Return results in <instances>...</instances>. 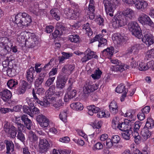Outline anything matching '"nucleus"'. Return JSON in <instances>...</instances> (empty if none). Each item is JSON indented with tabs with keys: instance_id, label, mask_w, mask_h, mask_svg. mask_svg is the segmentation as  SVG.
Wrapping results in <instances>:
<instances>
[{
	"instance_id": "f257e3e1",
	"label": "nucleus",
	"mask_w": 154,
	"mask_h": 154,
	"mask_svg": "<svg viewBox=\"0 0 154 154\" xmlns=\"http://www.w3.org/2000/svg\"><path fill=\"white\" fill-rule=\"evenodd\" d=\"M32 21L30 16L26 13H20L15 17V22L20 27L28 26Z\"/></svg>"
},
{
	"instance_id": "f03ea898",
	"label": "nucleus",
	"mask_w": 154,
	"mask_h": 154,
	"mask_svg": "<svg viewBox=\"0 0 154 154\" xmlns=\"http://www.w3.org/2000/svg\"><path fill=\"white\" fill-rule=\"evenodd\" d=\"M129 26L133 35L139 39L143 37L141 28L136 22L131 21L129 23Z\"/></svg>"
},
{
	"instance_id": "7ed1b4c3",
	"label": "nucleus",
	"mask_w": 154,
	"mask_h": 154,
	"mask_svg": "<svg viewBox=\"0 0 154 154\" xmlns=\"http://www.w3.org/2000/svg\"><path fill=\"white\" fill-rule=\"evenodd\" d=\"M112 26L114 28H118L127 24L128 21V18L124 16L119 15L114 17L113 20Z\"/></svg>"
},
{
	"instance_id": "20e7f679",
	"label": "nucleus",
	"mask_w": 154,
	"mask_h": 154,
	"mask_svg": "<svg viewBox=\"0 0 154 154\" xmlns=\"http://www.w3.org/2000/svg\"><path fill=\"white\" fill-rule=\"evenodd\" d=\"M123 2L128 4H135L136 8L139 9H144L147 5L146 2L143 0H122Z\"/></svg>"
},
{
	"instance_id": "39448f33",
	"label": "nucleus",
	"mask_w": 154,
	"mask_h": 154,
	"mask_svg": "<svg viewBox=\"0 0 154 154\" xmlns=\"http://www.w3.org/2000/svg\"><path fill=\"white\" fill-rule=\"evenodd\" d=\"M138 20L143 25H147L152 26L154 25V23L150 18L144 13H142L139 15Z\"/></svg>"
},
{
	"instance_id": "423d86ee",
	"label": "nucleus",
	"mask_w": 154,
	"mask_h": 154,
	"mask_svg": "<svg viewBox=\"0 0 154 154\" xmlns=\"http://www.w3.org/2000/svg\"><path fill=\"white\" fill-rule=\"evenodd\" d=\"M39 152L43 153L47 152L50 147L48 141L45 139L40 138L38 143Z\"/></svg>"
},
{
	"instance_id": "0eeeda50",
	"label": "nucleus",
	"mask_w": 154,
	"mask_h": 154,
	"mask_svg": "<svg viewBox=\"0 0 154 154\" xmlns=\"http://www.w3.org/2000/svg\"><path fill=\"white\" fill-rule=\"evenodd\" d=\"M143 30V37L142 41L144 43L148 45H150L154 43V38L152 35L150 34L147 30H146L144 32Z\"/></svg>"
},
{
	"instance_id": "6e6552de",
	"label": "nucleus",
	"mask_w": 154,
	"mask_h": 154,
	"mask_svg": "<svg viewBox=\"0 0 154 154\" xmlns=\"http://www.w3.org/2000/svg\"><path fill=\"white\" fill-rule=\"evenodd\" d=\"M98 88V86L96 84H93L91 82L87 81L85 85L83 91L85 94H89L93 92Z\"/></svg>"
},
{
	"instance_id": "1a4fd4ad",
	"label": "nucleus",
	"mask_w": 154,
	"mask_h": 154,
	"mask_svg": "<svg viewBox=\"0 0 154 154\" xmlns=\"http://www.w3.org/2000/svg\"><path fill=\"white\" fill-rule=\"evenodd\" d=\"M103 3L105 7L106 12L107 14L109 12H113L116 5H115L110 1H109L107 0H104Z\"/></svg>"
},
{
	"instance_id": "9d476101",
	"label": "nucleus",
	"mask_w": 154,
	"mask_h": 154,
	"mask_svg": "<svg viewBox=\"0 0 154 154\" xmlns=\"http://www.w3.org/2000/svg\"><path fill=\"white\" fill-rule=\"evenodd\" d=\"M55 101V97L51 96V95H48L45 97V98L43 99V101H41L39 99L38 102H37L38 103H39L42 106H46L50 103H53L54 101Z\"/></svg>"
},
{
	"instance_id": "9b49d317",
	"label": "nucleus",
	"mask_w": 154,
	"mask_h": 154,
	"mask_svg": "<svg viewBox=\"0 0 154 154\" xmlns=\"http://www.w3.org/2000/svg\"><path fill=\"white\" fill-rule=\"evenodd\" d=\"M38 43V41L37 38L34 36H32L26 39L25 45L29 48H33Z\"/></svg>"
},
{
	"instance_id": "f8f14e48",
	"label": "nucleus",
	"mask_w": 154,
	"mask_h": 154,
	"mask_svg": "<svg viewBox=\"0 0 154 154\" xmlns=\"http://www.w3.org/2000/svg\"><path fill=\"white\" fill-rule=\"evenodd\" d=\"M68 91L64 96V100L66 102L68 101L69 100L74 98L76 94V90H72L70 87L68 88Z\"/></svg>"
},
{
	"instance_id": "ddd939ff",
	"label": "nucleus",
	"mask_w": 154,
	"mask_h": 154,
	"mask_svg": "<svg viewBox=\"0 0 154 154\" xmlns=\"http://www.w3.org/2000/svg\"><path fill=\"white\" fill-rule=\"evenodd\" d=\"M17 67L15 64H13L12 66H10L5 71H7L8 75L10 77H13L15 75L17 74L16 69Z\"/></svg>"
},
{
	"instance_id": "4468645a",
	"label": "nucleus",
	"mask_w": 154,
	"mask_h": 154,
	"mask_svg": "<svg viewBox=\"0 0 154 154\" xmlns=\"http://www.w3.org/2000/svg\"><path fill=\"white\" fill-rule=\"evenodd\" d=\"M0 96L5 101H7L10 99L11 97V93L10 91L7 89H5L0 92Z\"/></svg>"
},
{
	"instance_id": "2eb2a0df",
	"label": "nucleus",
	"mask_w": 154,
	"mask_h": 154,
	"mask_svg": "<svg viewBox=\"0 0 154 154\" xmlns=\"http://www.w3.org/2000/svg\"><path fill=\"white\" fill-rule=\"evenodd\" d=\"M66 81V80L63 77H58L56 81V88L60 89L63 88L65 87Z\"/></svg>"
},
{
	"instance_id": "dca6fc26",
	"label": "nucleus",
	"mask_w": 154,
	"mask_h": 154,
	"mask_svg": "<svg viewBox=\"0 0 154 154\" xmlns=\"http://www.w3.org/2000/svg\"><path fill=\"white\" fill-rule=\"evenodd\" d=\"M129 67L130 68V66H128L127 65H116L111 67V69L112 71L114 72H122L124 70L127 69L129 68Z\"/></svg>"
},
{
	"instance_id": "f3484780",
	"label": "nucleus",
	"mask_w": 154,
	"mask_h": 154,
	"mask_svg": "<svg viewBox=\"0 0 154 154\" xmlns=\"http://www.w3.org/2000/svg\"><path fill=\"white\" fill-rule=\"evenodd\" d=\"M141 139L143 141H145L151 136V132L148 128H144L141 131Z\"/></svg>"
},
{
	"instance_id": "a211bd4d",
	"label": "nucleus",
	"mask_w": 154,
	"mask_h": 154,
	"mask_svg": "<svg viewBox=\"0 0 154 154\" xmlns=\"http://www.w3.org/2000/svg\"><path fill=\"white\" fill-rule=\"evenodd\" d=\"M14 60L9 59V58L7 57V59L5 60L2 62V64L3 67V70L5 71L6 69H7L8 67H9L10 66H12L13 64V63L14 62Z\"/></svg>"
},
{
	"instance_id": "6ab92c4d",
	"label": "nucleus",
	"mask_w": 154,
	"mask_h": 154,
	"mask_svg": "<svg viewBox=\"0 0 154 154\" xmlns=\"http://www.w3.org/2000/svg\"><path fill=\"white\" fill-rule=\"evenodd\" d=\"M5 143L6 145L7 152V154H11L10 151L13 152L14 151V145L13 142L11 141L5 140Z\"/></svg>"
},
{
	"instance_id": "aec40b11",
	"label": "nucleus",
	"mask_w": 154,
	"mask_h": 154,
	"mask_svg": "<svg viewBox=\"0 0 154 154\" xmlns=\"http://www.w3.org/2000/svg\"><path fill=\"white\" fill-rule=\"evenodd\" d=\"M88 109V113L90 115L92 116L94 113H97L100 110V109L94 105L89 106H87Z\"/></svg>"
},
{
	"instance_id": "412c9836",
	"label": "nucleus",
	"mask_w": 154,
	"mask_h": 154,
	"mask_svg": "<svg viewBox=\"0 0 154 154\" xmlns=\"http://www.w3.org/2000/svg\"><path fill=\"white\" fill-rule=\"evenodd\" d=\"M109 108L110 112L114 114H116L118 112V106L116 102L113 101L111 102Z\"/></svg>"
},
{
	"instance_id": "4be33fe9",
	"label": "nucleus",
	"mask_w": 154,
	"mask_h": 154,
	"mask_svg": "<svg viewBox=\"0 0 154 154\" xmlns=\"http://www.w3.org/2000/svg\"><path fill=\"white\" fill-rule=\"evenodd\" d=\"M118 127L120 130L123 131L130 130L131 128L130 125L125 122L119 124Z\"/></svg>"
},
{
	"instance_id": "5701e85b",
	"label": "nucleus",
	"mask_w": 154,
	"mask_h": 154,
	"mask_svg": "<svg viewBox=\"0 0 154 154\" xmlns=\"http://www.w3.org/2000/svg\"><path fill=\"white\" fill-rule=\"evenodd\" d=\"M133 14L134 11L133 10L130 8H127L122 12V15L124 16L126 18H128L130 20L132 19Z\"/></svg>"
},
{
	"instance_id": "b1692460",
	"label": "nucleus",
	"mask_w": 154,
	"mask_h": 154,
	"mask_svg": "<svg viewBox=\"0 0 154 154\" xmlns=\"http://www.w3.org/2000/svg\"><path fill=\"white\" fill-rule=\"evenodd\" d=\"M70 106L73 109L77 110H81L83 108L82 104L79 102L72 103L70 104Z\"/></svg>"
},
{
	"instance_id": "393cba45",
	"label": "nucleus",
	"mask_w": 154,
	"mask_h": 154,
	"mask_svg": "<svg viewBox=\"0 0 154 154\" xmlns=\"http://www.w3.org/2000/svg\"><path fill=\"white\" fill-rule=\"evenodd\" d=\"M116 91L119 93H127L128 90L126 89L125 86H124L123 83H121L118 85L116 89Z\"/></svg>"
},
{
	"instance_id": "a878e982",
	"label": "nucleus",
	"mask_w": 154,
	"mask_h": 154,
	"mask_svg": "<svg viewBox=\"0 0 154 154\" xmlns=\"http://www.w3.org/2000/svg\"><path fill=\"white\" fill-rule=\"evenodd\" d=\"M80 37L77 34L70 35L69 36V40L71 42L78 43L79 42Z\"/></svg>"
},
{
	"instance_id": "bb28decb",
	"label": "nucleus",
	"mask_w": 154,
	"mask_h": 154,
	"mask_svg": "<svg viewBox=\"0 0 154 154\" xmlns=\"http://www.w3.org/2000/svg\"><path fill=\"white\" fill-rule=\"evenodd\" d=\"M116 39L117 40L118 44L121 45L125 43L127 40L126 37H124L121 35H117L116 37Z\"/></svg>"
},
{
	"instance_id": "cd10ccee",
	"label": "nucleus",
	"mask_w": 154,
	"mask_h": 154,
	"mask_svg": "<svg viewBox=\"0 0 154 154\" xmlns=\"http://www.w3.org/2000/svg\"><path fill=\"white\" fill-rule=\"evenodd\" d=\"M28 137L31 142H35L38 140V137L36 134L32 131L29 132Z\"/></svg>"
},
{
	"instance_id": "c85d7f7f",
	"label": "nucleus",
	"mask_w": 154,
	"mask_h": 154,
	"mask_svg": "<svg viewBox=\"0 0 154 154\" xmlns=\"http://www.w3.org/2000/svg\"><path fill=\"white\" fill-rule=\"evenodd\" d=\"M144 46V45L141 44H137L133 46H132L131 48L129 49L128 50V53H131L133 52L135 53L136 51L140 49V47H143Z\"/></svg>"
},
{
	"instance_id": "c756f323",
	"label": "nucleus",
	"mask_w": 154,
	"mask_h": 154,
	"mask_svg": "<svg viewBox=\"0 0 154 154\" xmlns=\"http://www.w3.org/2000/svg\"><path fill=\"white\" fill-rule=\"evenodd\" d=\"M132 132L131 130H129L125 131L121 134L122 137L126 140H129L130 138V136L132 134Z\"/></svg>"
},
{
	"instance_id": "7c9ffc66",
	"label": "nucleus",
	"mask_w": 154,
	"mask_h": 154,
	"mask_svg": "<svg viewBox=\"0 0 154 154\" xmlns=\"http://www.w3.org/2000/svg\"><path fill=\"white\" fill-rule=\"evenodd\" d=\"M11 51L10 48L8 46H5L4 48L0 49V55L4 56Z\"/></svg>"
},
{
	"instance_id": "2f4dec72",
	"label": "nucleus",
	"mask_w": 154,
	"mask_h": 154,
	"mask_svg": "<svg viewBox=\"0 0 154 154\" xmlns=\"http://www.w3.org/2000/svg\"><path fill=\"white\" fill-rule=\"evenodd\" d=\"M71 151L70 150H61L59 151L54 149L52 151V154H70Z\"/></svg>"
},
{
	"instance_id": "473e14b6",
	"label": "nucleus",
	"mask_w": 154,
	"mask_h": 154,
	"mask_svg": "<svg viewBox=\"0 0 154 154\" xmlns=\"http://www.w3.org/2000/svg\"><path fill=\"white\" fill-rule=\"evenodd\" d=\"M102 74V72L101 70L98 69L96 70L94 74H92L91 76L94 79H98L101 76Z\"/></svg>"
},
{
	"instance_id": "72a5a7b5",
	"label": "nucleus",
	"mask_w": 154,
	"mask_h": 154,
	"mask_svg": "<svg viewBox=\"0 0 154 154\" xmlns=\"http://www.w3.org/2000/svg\"><path fill=\"white\" fill-rule=\"evenodd\" d=\"M85 55H87L91 59L93 58H96L97 55H95L94 51H91L90 49H88L84 52Z\"/></svg>"
},
{
	"instance_id": "f704fd0d",
	"label": "nucleus",
	"mask_w": 154,
	"mask_h": 154,
	"mask_svg": "<svg viewBox=\"0 0 154 154\" xmlns=\"http://www.w3.org/2000/svg\"><path fill=\"white\" fill-rule=\"evenodd\" d=\"M11 136V137L13 138H14L17 134V131L16 128L13 126H11L10 127V132L8 133Z\"/></svg>"
},
{
	"instance_id": "c9c22d12",
	"label": "nucleus",
	"mask_w": 154,
	"mask_h": 154,
	"mask_svg": "<svg viewBox=\"0 0 154 154\" xmlns=\"http://www.w3.org/2000/svg\"><path fill=\"white\" fill-rule=\"evenodd\" d=\"M31 108H30L26 105L23 106V109L24 112L26 113L28 115H29L31 117H32L34 115L31 113Z\"/></svg>"
},
{
	"instance_id": "e433bc0d",
	"label": "nucleus",
	"mask_w": 154,
	"mask_h": 154,
	"mask_svg": "<svg viewBox=\"0 0 154 154\" xmlns=\"http://www.w3.org/2000/svg\"><path fill=\"white\" fill-rule=\"evenodd\" d=\"M101 35V38L99 39V44L98 45V47H103L105 45H106L107 44V40L105 38H103V35Z\"/></svg>"
},
{
	"instance_id": "4c0bfd02",
	"label": "nucleus",
	"mask_w": 154,
	"mask_h": 154,
	"mask_svg": "<svg viewBox=\"0 0 154 154\" xmlns=\"http://www.w3.org/2000/svg\"><path fill=\"white\" fill-rule=\"evenodd\" d=\"M17 84V80L11 79L8 81L7 85L9 88L14 87Z\"/></svg>"
},
{
	"instance_id": "58836bf2",
	"label": "nucleus",
	"mask_w": 154,
	"mask_h": 154,
	"mask_svg": "<svg viewBox=\"0 0 154 154\" xmlns=\"http://www.w3.org/2000/svg\"><path fill=\"white\" fill-rule=\"evenodd\" d=\"M30 107L31 108V113L33 114H38L39 113V110L37 108L35 107L33 104L30 103Z\"/></svg>"
},
{
	"instance_id": "ea45409f",
	"label": "nucleus",
	"mask_w": 154,
	"mask_h": 154,
	"mask_svg": "<svg viewBox=\"0 0 154 154\" xmlns=\"http://www.w3.org/2000/svg\"><path fill=\"white\" fill-rule=\"evenodd\" d=\"M17 137L18 139L23 142H25V137L22 131H18Z\"/></svg>"
},
{
	"instance_id": "a19ab883",
	"label": "nucleus",
	"mask_w": 154,
	"mask_h": 154,
	"mask_svg": "<svg viewBox=\"0 0 154 154\" xmlns=\"http://www.w3.org/2000/svg\"><path fill=\"white\" fill-rule=\"evenodd\" d=\"M46 118L43 115H39L37 117V121L39 123L40 125L42 124V123Z\"/></svg>"
},
{
	"instance_id": "79ce46f5",
	"label": "nucleus",
	"mask_w": 154,
	"mask_h": 154,
	"mask_svg": "<svg viewBox=\"0 0 154 154\" xmlns=\"http://www.w3.org/2000/svg\"><path fill=\"white\" fill-rule=\"evenodd\" d=\"M141 124L139 121H137L134 124V128L133 129L134 132H137L139 131Z\"/></svg>"
},
{
	"instance_id": "37998d69",
	"label": "nucleus",
	"mask_w": 154,
	"mask_h": 154,
	"mask_svg": "<svg viewBox=\"0 0 154 154\" xmlns=\"http://www.w3.org/2000/svg\"><path fill=\"white\" fill-rule=\"evenodd\" d=\"M26 89L22 86H20L17 89L16 94L18 95L23 94L25 93Z\"/></svg>"
},
{
	"instance_id": "c03bdc74",
	"label": "nucleus",
	"mask_w": 154,
	"mask_h": 154,
	"mask_svg": "<svg viewBox=\"0 0 154 154\" xmlns=\"http://www.w3.org/2000/svg\"><path fill=\"white\" fill-rule=\"evenodd\" d=\"M66 113L64 111L61 112L59 115L60 119L64 122L66 121Z\"/></svg>"
},
{
	"instance_id": "a18cd8bd",
	"label": "nucleus",
	"mask_w": 154,
	"mask_h": 154,
	"mask_svg": "<svg viewBox=\"0 0 154 154\" xmlns=\"http://www.w3.org/2000/svg\"><path fill=\"white\" fill-rule=\"evenodd\" d=\"M26 78L27 80L30 83H32L33 81V76L32 73L27 72L26 75Z\"/></svg>"
},
{
	"instance_id": "49530a36",
	"label": "nucleus",
	"mask_w": 154,
	"mask_h": 154,
	"mask_svg": "<svg viewBox=\"0 0 154 154\" xmlns=\"http://www.w3.org/2000/svg\"><path fill=\"white\" fill-rule=\"evenodd\" d=\"M55 79V77H54L49 78L46 81L45 83V86L48 87L50 86L53 83Z\"/></svg>"
},
{
	"instance_id": "de8ad7c7",
	"label": "nucleus",
	"mask_w": 154,
	"mask_h": 154,
	"mask_svg": "<svg viewBox=\"0 0 154 154\" xmlns=\"http://www.w3.org/2000/svg\"><path fill=\"white\" fill-rule=\"evenodd\" d=\"M109 114L106 115V114L105 112L101 111H99L97 114V117L99 118H102L104 117H108L109 116Z\"/></svg>"
},
{
	"instance_id": "09e8293b",
	"label": "nucleus",
	"mask_w": 154,
	"mask_h": 154,
	"mask_svg": "<svg viewBox=\"0 0 154 154\" xmlns=\"http://www.w3.org/2000/svg\"><path fill=\"white\" fill-rule=\"evenodd\" d=\"M139 69L141 71H145L148 69V68L143 63L140 62L139 64Z\"/></svg>"
},
{
	"instance_id": "8fccbe9b",
	"label": "nucleus",
	"mask_w": 154,
	"mask_h": 154,
	"mask_svg": "<svg viewBox=\"0 0 154 154\" xmlns=\"http://www.w3.org/2000/svg\"><path fill=\"white\" fill-rule=\"evenodd\" d=\"M146 67L148 68V69L151 68L152 70H154V61L151 60L148 62L146 65Z\"/></svg>"
},
{
	"instance_id": "3c124183",
	"label": "nucleus",
	"mask_w": 154,
	"mask_h": 154,
	"mask_svg": "<svg viewBox=\"0 0 154 154\" xmlns=\"http://www.w3.org/2000/svg\"><path fill=\"white\" fill-rule=\"evenodd\" d=\"M146 57L149 58L154 57V49H151L147 52Z\"/></svg>"
},
{
	"instance_id": "603ef678",
	"label": "nucleus",
	"mask_w": 154,
	"mask_h": 154,
	"mask_svg": "<svg viewBox=\"0 0 154 154\" xmlns=\"http://www.w3.org/2000/svg\"><path fill=\"white\" fill-rule=\"evenodd\" d=\"M18 42L20 43L23 44L24 42L25 43L26 39H25V37L23 35H19L17 38Z\"/></svg>"
},
{
	"instance_id": "864d4df0",
	"label": "nucleus",
	"mask_w": 154,
	"mask_h": 154,
	"mask_svg": "<svg viewBox=\"0 0 154 154\" xmlns=\"http://www.w3.org/2000/svg\"><path fill=\"white\" fill-rule=\"evenodd\" d=\"M120 139V138L119 136L115 135L112 136L111 140L113 143H119Z\"/></svg>"
},
{
	"instance_id": "5fc2aeb1",
	"label": "nucleus",
	"mask_w": 154,
	"mask_h": 154,
	"mask_svg": "<svg viewBox=\"0 0 154 154\" xmlns=\"http://www.w3.org/2000/svg\"><path fill=\"white\" fill-rule=\"evenodd\" d=\"M43 81V79L38 78L35 80V86L37 87H39L40 85H41Z\"/></svg>"
},
{
	"instance_id": "6e6d98bb",
	"label": "nucleus",
	"mask_w": 154,
	"mask_h": 154,
	"mask_svg": "<svg viewBox=\"0 0 154 154\" xmlns=\"http://www.w3.org/2000/svg\"><path fill=\"white\" fill-rule=\"evenodd\" d=\"M114 49V48L112 47L108 48L106 49L103 50V52H106V51L107 52V55H112Z\"/></svg>"
},
{
	"instance_id": "4d7b16f0",
	"label": "nucleus",
	"mask_w": 154,
	"mask_h": 154,
	"mask_svg": "<svg viewBox=\"0 0 154 154\" xmlns=\"http://www.w3.org/2000/svg\"><path fill=\"white\" fill-rule=\"evenodd\" d=\"M66 67L68 68L69 74H71L74 70L75 68V65H66Z\"/></svg>"
},
{
	"instance_id": "13d9d810",
	"label": "nucleus",
	"mask_w": 154,
	"mask_h": 154,
	"mask_svg": "<svg viewBox=\"0 0 154 154\" xmlns=\"http://www.w3.org/2000/svg\"><path fill=\"white\" fill-rule=\"evenodd\" d=\"M49 125V121L48 119L46 118L42 123V124H41L40 125L43 128H45L48 127Z\"/></svg>"
},
{
	"instance_id": "bf43d9fd",
	"label": "nucleus",
	"mask_w": 154,
	"mask_h": 154,
	"mask_svg": "<svg viewBox=\"0 0 154 154\" xmlns=\"http://www.w3.org/2000/svg\"><path fill=\"white\" fill-rule=\"evenodd\" d=\"M57 29L60 31L61 34H62L63 32L65 31L66 30L65 27L62 26L60 25L58 26L57 25Z\"/></svg>"
},
{
	"instance_id": "052dcab7",
	"label": "nucleus",
	"mask_w": 154,
	"mask_h": 154,
	"mask_svg": "<svg viewBox=\"0 0 154 154\" xmlns=\"http://www.w3.org/2000/svg\"><path fill=\"white\" fill-rule=\"evenodd\" d=\"M144 114L142 112H139L137 115L138 119L140 121L143 120L145 118Z\"/></svg>"
},
{
	"instance_id": "680f3d73",
	"label": "nucleus",
	"mask_w": 154,
	"mask_h": 154,
	"mask_svg": "<svg viewBox=\"0 0 154 154\" xmlns=\"http://www.w3.org/2000/svg\"><path fill=\"white\" fill-rule=\"evenodd\" d=\"M113 142L111 139H109L107 140L106 141V145L109 148H110L113 145Z\"/></svg>"
},
{
	"instance_id": "e2e57ef3",
	"label": "nucleus",
	"mask_w": 154,
	"mask_h": 154,
	"mask_svg": "<svg viewBox=\"0 0 154 154\" xmlns=\"http://www.w3.org/2000/svg\"><path fill=\"white\" fill-rule=\"evenodd\" d=\"M53 37L55 38H57L58 36L61 35V34L60 32V31L57 29L52 34Z\"/></svg>"
},
{
	"instance_id": "0e129e2a",
	"label": "nucleus",
	"mask_w": 154,
	"mask_h": 154,
	"mask_svg": "<svg viewBox=\"0 0 154 154\" xmlns=\"http://www.w3.org/2000/svg\"><path fill=\"white\" fill-rule=\"evenodd\" d=\"M69 140L70 139L69 138L67 137H64L60 139V141L65 143H68Z\"/></svg>"
},
{
	"instance_id": "69168bd1",
	"label": "nucleus",
	"mask_w": 154,
	"mask_h": 154,
	"mask_svg": "<svg viewBox=\"0 0 154 154\" xmlns=\"http://www.w3.org/2000/svg\"><path fill=\"white\" fill-rule=\"evenodd\" d=\"M150 108L149 106H146L141 109V111L144 113H147L149 112Z\"/></svg>"
},
{
	"instance_id": "338daca9",
	"label": "nucleus",
	"mask_w": 154,
	"mask_h": 154,
	"mask_svg": "<svg viewBox=\"0 0 154 154\" xmlns=\"http://www.w3.org/2000/svg\"><path fill=\"white\" fill-rule=\"evenodd\" d=\"M54 27L52 26H47L46 28V31L47 33H50L53 31Z\"/></svg>"
},
{
	"instance_id": "774afa93",
	"label": "nucleus",
	"mask_w": 154,
	"mask_h": 154,
	"mask_svg": "<svg viewBox=\"0 0 154 154\" xmlns=\"http://www.w3.org/2000/svg\"><path fill=\"white\" fill-rule=\"evenodd\" d=\"M103 145L100 143H97L94 146V147L97 149H100L103 148Z\"/></svg>"
}]
</instances>
